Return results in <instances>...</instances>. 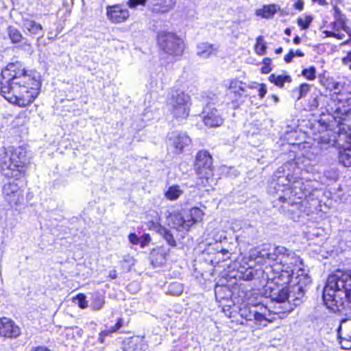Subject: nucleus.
<instances>
[{"label":"nucleus","mask_w":351,"mask_h":351,"mask_svg":"<svg viewBox=\"0 0 351 351\" xmlns=\"http://www.w3.org/2000/svg\"><path fill=\"white\" fill-rule=\"evenodd\" d=\"M1 94L8 101L20 107L32 104L39 94L41 83L28 73L19 62L10 63L1 71Z\"/></svg>","instance_id":"f257e3e1"},{"label":"nucleus","mask_w":351,"mask_h":351,"mask_svg":"<svg viewBox=\"0 0 351 351\" xmlns=\"http://www.w3.org/2000/svg\"><path fill=\"white\" fill-rule=\"evenodd\" d=\"M323 300L328 308L340 311L345 303L351 302V271L337 270L327 279Z\"/></svg>","instance_id":"f03ea898"},{"label":"nucleus","mask_w":351,"mask_h":351,"mask_svg":"<svg viewBox=\"0 0 351 351\" xmlns=\"http://www.w3.org/2000/svg\"><path fill=\"white\" fill-rule=\"evenodd\" d=\"M29 161L25 149L18 147L9 154L6 149H0V169L8 178L16 180L25 176Z\"/></svg>","instance_id":"7ed1b4c3"},{"label":"nucleus","mask_w":351,"mask_h":351,"mask_svg":"<svg viewBox=\"0 0 351 351\" xmlns=\"http://www.w3.org/2000/svg\"><path fill=\"white\" fill-rule=\"evenodd\" d=\"M195 168L202 182L198 185L206 186L213 176V158L207 151H199L196 156Z\"/></svg>","instance_id":"20e7f679"},{"label":"nucleus","mask_w":351,"mask_h":351,"mask_svg":"<svg viewBox=\"0 0 351 351\" xmlns=\"http://www.w3.org/2000/svg\"><path fill=\"white\" fill-rule=\"evenodd\" d=\"M169 102L176 118H186L190 111V96L180 89L172 90Z\"/></svg>","instance_id":"39448f33"},{"label":"nucleus","mask_w":351,"mask_h":351,"mask_svg":"<svg viewBox=\"0 0 351 351\" xmlns=\"http://www.w3.org/2000/svg\"><path fill=\"white\" fill-rule=\"evenodd\" d=\"M158 43L163 51L171 56H181L184 49L183 40L171 32H160Z\"/></svg>","instance_id":"423d86ee"},{"label":"nucleus","mask_w":351,"mask_h":351,"mask_svg":"<svg viewBox=\"0 0 351 351\" xmlns=\"http://www.w3.org/2000/svg\"><path fill=\"white\" fill-rule=\"evenodd\" d=\"M271 312L266 306L261 303L252 306L244 305L239 309V314L241 317L246 320H254L259 323H261L263 321L271 322L272 319L267 317V313L270 314Z\"/></svg>","instance_id":"0eeeda50"},{"label":"nucleus","mask_w":351,"mask_h":351,"mask_svg":"<svg viewBox=\"0 0 351 351\" xmlns=\"http://www.w3.org/2000/svg\"><path fill=\"white\" fill-rule=\"evenodd\" d=\"M290 250L283 246H276L267 250L265 247L254 254L256 258L262 259L265 263L281 265Z\"/></svg>","instance_id":"6e6552de"},{"label":"nucleus","mask_w":351,"mask_h":351,"mask_svg":"<svg viewBox=\"0 0 351 351\" xmlns=\"http://www.w3.org/2000/svg\"><path fill=\"white\" fill-rule=\"evenodd\" d=\"M3 192L10 205L20 204L23 200V191L16 181L5 184Z\"/></svg>","instance_id":"1a4fd4ad"},{"label":"nucleus","mask_w":351,"mask_h":351,"mask_svg":"<svg viewBox=\"0 0 351 351\" xmlns=\"http://www.w3.org/2000/svg\"><path fill=\"white\" fill-rule=\"evenodd\" d=\"M167 143L175 149L176 153L180 154L185 147L189 145L191 139L185 132L173 131L169 134Z\"/></svg>","instance_id":"9d476101"},{"label":"nucleus","mask_w":351,"mask_h":351,"mask_svg":"<svg viewBox=\"0 0 351 351\" xmlns=\"http://www.w3.org/2000/svg\"><path fill=\"white\" fill-rule=\"evenodd\" d=\"M202 114L204 123L208 127H219L223 123V119L221 114L218 110L210 104L206 105L202 112Z\"/></svg>","instance_id":"9b49d317"},{"label":"nucleus","mask_w":351,"mask_h":351,"mask_svg":"<svg viewBox=\"0 0 351 351\" xmlns=\"http://www.w3.org/2000/svg\"><path fill=\"white\" fill-rule=\"evenodd\" d=\"M20 334V328L12 320L5 317L0 319V336L16 338Z\"/></svg>","instance_id":"f8f14e48"},{"label":"nucleus","mask_w":351,"mask_h":351,"mask_svg":"<svg viewBox=\"0 0 351 351\" xmlns=\"http://www.w3.org/2000/svg\"><path fill=\"white\" fill-rule=\"evenodd\" d=\"M306 289L300 285H293L289 287V307L287 308V311H291L294 307L303 302L305 298Z\"/></svg>","instance_id":"ddd939ff"},{"label":"nucleus","mask_w":351,"mask_h":351,"mask_svg":"<svg viewBox=\"0 0 351 351\" xmlns=\"http://www.w3.org/2000/svg\"><path fill=\"white\" fill-rule=\"evenodd\" d=\"M107 16L112 22L119 23L129 17V13L126 9H123L119 5H116L107 8Z\"/></svg>","instance_id":"4468645a"},{"label":"nucleus","mask_w":351,"mask_h":351,"mask_svg":"<svg viewBox=\"0 0 351 351\" xmlns=\"http://www.w3.org/2000/svg\"><path fill=\"white\" fill-rule=\"evenodd\" d=\"M271 290L270 298L271 300L278 303L287 302L289 304V287H273L271 285H267Z\"/></svg>","instance_id":"2eb2a0df"},{"label":"nucleus","mask_w":351,"mask_h":351,"mask_svg":"<svg viewBox=\"0 0 351 351\" xmlns=\"http://www.w3.org/2000/svg\"><path fill=\"white\" fill-rule=\"evenodd\" d=\"M302 264V261L300 256H297L292 250H289L280 265H282L283 269L294 271L300 267V265Z\"/></svg>","instance_id":"dca6fc26"},{"label":"nucleus","mask_w":351,"mask_h":351,"mask_svg":"<svg viewBox=\"0 0 351 351\" xmlns=\"http://www.w3.org/2000/svg\"><path fill=\"white\" fill-rule=\"evenodd\" d=\"M172 227L178 230H188L191 226V220L186 217V214L175 213L169 215Z\"/></svg>","instance_id":"f3484780"},{"label":"nucleus","mask_w":351,"mask_h":351,"mask_svg":"<svg viewBox=\"0 0 351 351\" xmlns=\"http://www.w3.org/2000/svg\"><path fill=\"white\" fill-rule=\"evenodd\" d=\"M338 336L348 343L346 346L342 345L343 348L347 349L351 341V318L341 320L338 328Z\"/></svg>","instance_id":"a211bd4d"},{"label":"nucleus","mask_w":351,"mask_h":351,"mask_svg":"<svg viewBox=\"0 0 351 351\" xmlns=\"http://www.w3.org/2000/svg\"><path fill=\"white\" fill-rule=\"evenodd\" d=\"M293 274L294 271L282 268L280 272L278 273L273 278H269L271 282L270 283L268 282L267 285H271L273 283L278 287H285L284 285L290 282Z\"/></svg>","instance_id":"6ab92c4d"},{"label":"nucleus","mask_w":351,"mask_h":351,"mask_svg":"<svg viewBox=\"0 0 351 351\" xmlns=\"http://www.w3.org/2000/svg\"><path fill=\"white\" fill-rule=\"evenodd\" d=\"M218 49V47L208 43H202L197 46V55L204 59L208 58L213 54H215Z\"/></svg>","instance_id":"aec40b11"},{"label":"nucleus","mask_w":351,"mask_h":351,"mask_svg":"<svg viewBox=\"0 0 351 351\" xmlns=\"http://www.w3.org/2000/svg\"><path fill=\"white\" fill-rule=\"evenodd\" d=\"M176 0H153V11L157 13H166L172 10Z\"/></svg>","instance_id":"412c9836"},{"label":"nucleus","mask_w":351,"mask_h":351,"mask_svg":"<svg viewBox=\"0 0 351 351\" xmlns=\"http://www.w3.org/2000/svg\"><path fill=\"white\" fill-rule=\"evenodd\" d=\"M123 349L126 351H145L147 346L143 340L138 337L130 339L124 343Z\"/></svg>","instance_id":"4be33fe9"},{"label":"nucleus","mask_w":351,"mask_h":351,"mask_svg":"<svg viewBox=\"0 0 351 351\" xmlns=\"http://www.w3.org/2000/svg\"><path fill=\"white\" fill-rule=\"evenodd\" d=\"M281 12V15H284L283 10H280L279 5L276 4H269L264 5L262 8L258 9L256 11L257 16H260L265 19H270L278 12Z\"/></svg>","instance_id":"5701e85b"},{"label":"nucleus","mask_w":351,"mask_h":351,"mask_svg":"<svg viewBox=\"0 0 351 351\" xmlns=\"http://www.w3.org/2000/svg\"><path fill=\"white\" fill-rule=\"evenodd\" d=\"M296 274V279H298V281L295 285H300V287L305 289L306 287L311 282V277L305 272L304 269L299 267Z\"/></svg>","instance_id":"b1692460"},{"label":"nucleus","mask_w":351,"mask_h":351,"mask_svg":"<svg viewBox=\"0 0 351 351\" xmlns=\"http://www.w3.org/2000/svg\"><path fill=\"white\" fill-rule=\"evenodd\" d=\"M242 84L241 82H231L229 86V94L234 97L236 100H238L243 95V92L244 91V88L241 85Z\"/></svg>","instance_id":"393cba45"},{"label":"nucleus","mask_w":351,"mask_h":351,"mask_svg":"<svg viewBox=\"0 0 351 351\" xmlns=\"http://www.w3.org/2000/svg\"><path fill=\"white\" fill-rule=\"evenodd\" d=\"M157 232L163 237L170 246H176V241L170 230H167L165 227L158 226L157 228Z\"/></svg>","instance_id":"a878e982"},{"label":"nucleus","mask_w":351,"mask_h":351,"mask_svg":"<svg viewBox=\"0 0 351 351\" xmlns=\"http://www.w3.org/2000/svg\"><path fill=\"white\" fill-rule=\"evenodd\" d=\"M23 26L32 34H36L43 29L40 24L28 19H23Z\"/></svg>","instance_id":"bb28decb"},{"label":"nucleus","mask_w":351,"mask_h":351,"mask_svg":"<svg viewBox=\"0 0 351 351\" xmlns=\"http://www.w3.org/2000/svg\"><path fill=\"white\" fill-rule=\"evenodd\" d=\"M257 271L252 267H241L238 270V276L244 280H251L255 278Z\"/></svg>","instance_id":"cd10ccee"},{"label":"nucleus","mask_w":351,"mask_h":351,"mask_svg":"<svg viewBox=\"0 0 351 351\" xmlns=\"http://www.w3.org/2000/svg\"><path fill=\"white\" fill-rule=\"evenodd\" d=\"M183 193V191L178 185H173L167 189L165 193V197L171 201L178 199L180 196Z\"/></svg>","instance_id":"c85d7f7f"},{"label":"nucleus","mask_w":351,"mask_h":351,"mask_svg":"<svg viewBox=\"0 0 351 351\" xmlns=\"http://www.w3.org/2000/svg\"><path fill=\"white\" fill-rule=\"evenodd\" d=\"M269 80L276 86L282 88L285 82L290 83L291 82V77L289 75H275L271 74L269 77Z\"/></svg>","instance_id":"c756f323"},{"label":"nucleus","mask_w":351,"mask_h":351,"mask_svg":"<svg viewBox=\"0 0 351 351\" xmlns=\"http://www.w3.org/2000/svg\"><path fill=\"white\" fill-rule=\"evenodd\" d=\"M186 217L191 220V226L202 220L203 212L199 208H191L188 213H186Z\"/></svg>","instance_id":"7c9ffc66"},{"label":"nucleus","mask_w":351,"mask_h":351,"mask_svg":"<svg viewBox=\"0 0 351 351\" xmlns=\"http://www.w3.org/2000/svg\"><path fill=\"white\" fill-rule=\"evenodd\" d=\"M150 256L152 263L154 267L160 266L165 264V256L162 253L154 250L151 252Z\"/></svg>","instance_id":"2f4dec72"},{"label":"nucleus","mask_w":351,"mask_h":351,"mask_svg":"<svg viewBox=\"0 0 351 351\" xmlns=\"http://www.w3.org/2000/svg\"><path fill=\"white\" fill-rule=\"evenodd\" d=\"M8 34L13 43H18L21 42L23 38L21 32L13 26L8 27Z\"/></svg>","instance_id":"473e14b6"},{"label":"nucleus","mask_w":351,"mask_h":351,"mask_svg":"<svg viewBox=\"0 0 351 351\" xmlns=\"http://www.w3.org/2000/svg\"><path fill=\"white\" fill-rule=\"evenodd\" d=\"M105 303L104 297L99 293H95L92 295L91 306L94 310H99Z\"/></svg>","instance_id":"72a5a7b5"},{"label":"nucleus","mask_w":351,"mask_h":351,"mask_svg":"<svg viewBox=\"0 0 351 351\" xmlns=\"http://www.w3.org/2000/svg\"><path fill=\"white\" fill-rule=\"evenodd\" d=\"M183 290L182 285L175 282L169 285L167 293L173 296H179L182 293Z\"/></svg>","instance_id":"f704fd0d"},{"label":"nucleus","mask_w":351,"mask_h":351,"mask_svg":"<svg viewBox=\"0 0 351 351\" xmlns=\"http://www.w3.org/2000/svg\"><path fill=\"white\" fill-rule=\"evenodd\" d=\"M266 44L264 42V38L263 36H260L256 38V42L255 45V50L256 53L259 55H263L266 53Z\"/></svg>","instance_id":"c9c22d12"},{"label":"nucleus","mask_w":351,"mask_h":351,"mask_svg":"<svg viewBox=\"0 0 351 351\" xmlns=\"http://www.w3.org/2000/svg\"><path fill=\"white\" fill-rule=\"evenodd\" d=\"M73 301L76 304H77V306L82 309H84L88 306L86 297L83 293L77 294L75 297L73 298Z\"/></svg>","instance_id":"e433bc0d"},{"label":"nucleus","mask_w":351,"mask_h":351,"mask_svg":"<svg viewBox=\"0 0 351 351\" xmlns=\"http://www.w3.org/2000/svg\"><path fill=\"white\" fill-rule=\"evenodd\" d=\"M312 21H313V17L311 16H305L304 17H299L297 20L298 25L302 29H306L308 28Z\"/></svg>","instance_id":"4c0bfd02"},{"label":"nucleus","mask_w":351,"mask_h":351,"mask_svg":"<svg viewBox=\"0 0 351 351\" xmlns=\"http://www.w3.org/2000/svg\"><path fill=\"white\" fill-rule=\"evenodd\" d=\"M311 87L310 85L304 83L302 84L298 88V92L299 93V96L297 98L298 100L300 99L302 97H304L306 96L308 93L310 91Z\"/></svg>","instance_id":"58836bf2"},{"label":"nucleus","mask_w":351,"mask_h":351,"mask_svg":"<svg viewBox=\"0 0 351 351\" xmlns=\"http://www.w3.org/2000/svg\"><path fill=\"white\" fill-rule=\"evenodd\" d=\"M285 171V167H280L276 172H275V176L278 178V182L282 183V185H288L291 182V180L288 178L289 176L286 177L285 179V181H280V179L282 177V173Z\"/></svg>","instance_id":"ea45409f"},{"label":"nucleus","mask_w":351,"mask_h":351,"mask_svg":"<svg viewBox=\"0 0 351 351\" xmlns=\"http://www.w3.org/2000/svg\"><path fill=\"white\" fill-rule=\"evenodd\" d=\"M302 75L308 80H313L315 78V69L313 66L309 69H304L302 71Z\"/></svg>","instance_id":"a19ab883"},{"label":"nucleus","mask_w":351,"mask_h":351,"mask_svg":"<svg viewBox=\"0 0 351 351\" xmlns=\"http://www.w3.org/2000/svg\"><path fill=\"white\" fill-rule=\"evenodd\" d=\"M140 239L139 245L141 247H144L147 245L151 241V237L148 234H144Z\"/></svg>","instance_id":"79ce46f5"},{"label":"nucleus","mask_w":351,"mask_h":351,"mask_svg":"<svg viewBox=\"0 0 351 351\" xmlns=\"http://www.w3.org/2000/svg\"><path fill=\"white\" fill-rule=\"evenodd\" d=\"M330 25L332 26L333 30L338 31L339 29H343L345 31H346L343 22L340 19H338V21L333 22L330 24Z\"/></svg>","instance_id":"37998d69"},{"label":"nucleus","mask_w":351,"mask_h":351,"mask_svg":"<svg viewBox=\"0 0 351 351\" xmlns=\"http://www.w3.org/2000/svg\"><path fill=\"white\" fill-rule=\"evenodd\" d=\"M319 99L320 98L317 95L312 97L311 100L309 102L311 110H314L318 108L319 105Z\"/></svg>","instance_id":"c03bdc74"},{"label":"nucleus","mask_w":351,"mask_h":351,"mask_svg":"<svg viewBox=\"0 0 351 351\" xmlns=\"http://www.w3.org/2000/svg\"><path fill=\"white\" fill-rule=\"evenodd\" d=\"M147 0H129L128 5L130 8H136L138 5H144Z\"/></svg>","instance_id":"a18cd8bd"},{"label":"nucleus","mask_w":351,"mask_h":351,"mask_svg":"<svg viewBox=\"0 0 351 351\" xmlns=\"http://www.w3.org/2000/svg\"><path fill=\"white\" fill-rule=\"evenodd\" d=\"M128 239L133 245H138L140 242L139 237L135 233H131L128 236Z\"/></svg>","instance_id":"49530a36"},{"label":"nucleus","mask_w":351,"mask_h":351,"mask_svg":"<svg viewBox=\"0 0 351 351\" xmlns=\"http://www.w3.org/2000/svg\"><path fill=\"white\" fill-rule=\"evenodd\" d=\"M294 57V51L293 49H291L289 51V53L285 56L284 60L287 63H290L291 62H292V60Z\"/></svg>","instance_id":"de8ad7c7"},{"label":"nucleus","mask_w":351,"mask_h":351,"mask_svg":"<svg viewBox=\"0 0 351 351\" xmlns=\"http://www.w3.org/2000/svg\"><path fill=\"white\" fill-rule=\"evenodd\" d=\"M123 325V322H122V319H119L117 322L116 323V324L111 327L110 328V332H116L117 331L119 328H121V327Z\"/></svg>","instance_id":"09e8293b"},{"label":"nucleus","mask_w":351,"mask_h":351,"mask_svg":"<svg viewBox=\"0 0 351 351\" xmlns=\"http://www.w3.org/2000/svg\"><path fill=\"white\" fill-rule=\"evenodd\" d=\"M293 6L299 10H302L304 8V1L302 0H297Z\"/></svg>","instance_id":"8fccbe9b"},{"label":"nucleus","mask_w":351,"mask_h":351,"mask_svg":"<svg viewBox=\"0 0 351 351\" xmlns=\"http://www.w3.org/2000/svg\"><path fill=\"white\" fill-rule=\"evenodd\" d=\"M259 96L261 98H263L267 93V88L265 85L262 84L258 90Z\"/></svg>","instance_id":"3c124183"},{"label":"nucleus","mask_w":351,"mask_h":351,"mask_svg":"<svg viewBox=\"0 0 351 351\" xmlns=\"http://www.w3.org/2000/svg\"><path fill=\"white\" fill-rule=\"evenodd\" d=\"M342 61L345 65H348L350 63H351V51L349 52L347 56L343 58Z\"/></svg>","instance_id":"603ef678"},{"label":"nucleus","mask_w":351,"mask_h":351,"mask_svg":"<svg viewBox=\"0 0 351 351\" xmlns=\"http://www.w3.org/2000/svg\"><path fill=\"white\" fill-rule=\"evenodd\" d=\"M332 37H334L337 39H339V40H342L344 38L345 34L343 33H341V32L336 33V32H333Z\"/></svg>","instance_id":"864d4df0"},{"label":"nucleus","mask_w":351,"mask_h":351,"mask_svg":"<svg viewBox=\"0 0 351 351\" xmlns=\"http://www.w3.org/2000/svg\"><path fill=\"white\" fill-rule=\"evenodd\" d=\"M31 351H50V350L45 347L38 346V347L32 348Z\"/></svg>","instance_id":"5fc2aeb1"},{"label":"nucleus","mask_w":351,"mask_h":351,"mask_svg":"<svg viewBox=\"0 0 351 351\" xmlns=\"http://www.w3.org/2000/svg\"><path fill=\"white\" fill-rule=\"evenodd\" d=\"M261 71H262V73H269L271 71V69L270 66H263L262 68H261Z\"/></svg>","instance_id":"6e6d98bb"},{"label":"nucleus","mask_w":351,"mask_h":351,"mask_svg":"<svg viewBox=\"0 0 351 351\" xmlns=\"http://www.w3.org/2000/svg\"><path fill=\"white\" fill-rule=\"evenodd\" d=\"M109 277L111 278L112 279H115L117 278V271L116 270H111L110 272H109Z\"/></svg>","instance_id":"4d7b16f0"},{"label":"nucleus","mask_w":351,"mask_h":351,"mask_svg":"<svg viewBox=\"0 0 351 351\" xmlns=\"http://www.w3.org/2000/svg\"><path fill=\"white\" fill-rule=\"evenodd\" d=\"M271 62V60L269 58H265L263 60V64L265 66H270Z\"/></svg>","instance_id":"13d9d810"},{"label":"nucleus","mask_w":351,"mask_h":351,"mask_svg":"<svg viewBox=\"0 0 351 351\" xmlns=\"http://www.w3.org/2000/svg\"><path fill=\"white\" fill-rule=\"evenodd\" d=\"M112 332H110V329L109 330H103L101 333H100V336L101 337H106V336H108L109 334L112 333Z\"/></svg>","instance_id":"bf43d9fd"},{"label":"nucleus","mask_w":351,"mask_h":351,"mask_svg":"<svg viewBox=\"0 0 351 351\" xmlns=\"http://www.w3.org/2000/svg\"><path fill=\"white\" fill-rule=\"evenodd\" d=\"M294 54H295V56H298V57H303L304 56V53L302 52L300 50H297L295 51H294Z\"/></svg>","instance_id":"052dcab7"},{"label":"nucleus","mask_w":351,"mask_h":351,"mask_svg":"<svg viewBox=\"0 0 351 351\" xmlns=\"http://www.w3.org/2000/svg\"><path fill=\"white\" fill-rule=\"evenodd\" d=\"M323 34H325L326 37H329V36H332V37L333 32L328 31V30H325V31L323 32Z\"/></svg>","instance_id":"680f3d73"},{"label":"nucleus","mask_w":351,"mask_h":351,"mask_svg":"<svg viewBox=\"0 0 351 351\" xmlns=\"http://www.w3.org/2000/svg\"><path fill=\"white\" fill-rule=\"evenodd\" d=\"M300 38L298 36H296L294 38H293V43L295 45H299L300 43Z\"/></svg>","instance_id":"e2e57ef3"},{"label":"nucleus","mask_w":351,"mask_h":351,"mask_svg":"<svg viewBox=\"0 0 351 351\" xmlns=\"http://www.w3.org/2000/svg\"><path fill=\"white\" fill-rule=\"evenodd\" d=\"M346 117L351 120V108L348 110H344Z\"/></svg>","instance_id":"0e129e2a"},{"label":"nucleus","mask_w":351,"mask_h":351,"mask_svg":"<svg viewBox=\"0 0 351 351\" xmlns=\"http://www.w3.org/2000/svg\"><path fill=\"white\" fill-rule=\"evenodd\" d=\"M291 29L290 28H286L285 29V34L287 36H290L291 35Z\"/></svg>","instance_id":"69168bd1"},{"label":"nucleus","mask_w":351,"mask_h":351,"mask_svg":"<svg viewBox=\"0 0 351 351\" xmlns=\"http://www.w3.org/2000/svg\"><path fill=\"white\" fill-rule=\"evenodd\" d=\"M283 49L282 47H279V48H277L276 50H275V52L277 54H280L282 52Z\"/></svg>","instance_id":"338daca9"},{"label":"nucleus","mask_w":351,"mask_h":351,"mask_svg":"<svg viewBox=\"0 0 351 351\" xmlns=\"http://www.w3.org/2000/svg\"><path fill=\"white\" fill-rule=\"evenodd\" d=\"M25 45H26L27 47H28L29 49H32V46L29 43H25Z\"/></svg>","instance_id":"774afa93"}]
</instances>
